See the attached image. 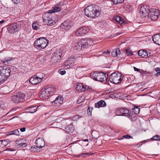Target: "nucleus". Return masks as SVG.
Here are the masks:
<instances>
[{
    "instance_id": "a878e982",
    "label": "nucleus",
    "mask_w": 160,
    "mask_h": 160,
    "mask_svg": "<svg viewBox=\"0 0 160 160\" xmlns=\"http://www.w3.org/2000/svg\"><path fill=\"white\" fill-rule=\"evenodd\" d=\"M15 59L14 58L11 57L9 58H5L2 61L3 63L7 62L8 64L11 63Z\"/></svg>"
},
{
    "instance_id": "e2e57ef3",
    "label": "nucleus",
    "mask_w": 160,
    "mask_h": 160,
    "mask_svg": "<svg viewBox=\"0 0 160 160\" xmlns=\"http://www.w3.org/2000/svg\"><path fill=\"white\" fill-rule=\"evenodd\" d=\"M82 141L83 142L84 141V142H88V139H84V140H82Z\"/></svg>"
},
{
    "instance_id": "2f4dec72",
    "label": "nucleus",
    "mask_w": 160,
    "mask_h": 160,
    "mask_svg": "<svg viewBox=\"0 0 160 160\" xmlns=\"http://www.w3.org/2000/svg\"><path fill=\"white\" fill-rule=\"evenodd\" d=\"M115 19L117 22H118L120 24H122L123 22V20L122 19L121 17L119 16H116Z\"/></svg>"
},
{
    "instance_id": "c756f323",
    "label": "nucleus",
    "mask_w": 160,
    "mask_h": 160,
    "mask_svg": "<svg viewBox=\"0 0 160 160\" xmlns=\"http://www.w3.org/2000/svg\"><path fill=\"white\" fill-rule=\"evenodd\" d=\"M7 78V77L2 74L0 72V83L1 84L4 82Z\"/></svg>"
},
{
    "instance_id": "f704fd0d",
    "label": "nucleus",
    "mask_w": 160,
    "mask_h": 160,
    "mask_svg": "<svg viewBox=\"0 0 160 160\" xmlns=\"http://www.w3.org/2000/svg\"><path fill=\"white\" fill-rule=\"evenodd\" d=\"M2 147H5L7 145L9 142V140L8 139H4L1 140Z\"/></svg>"
},
{
    "instance_id": "b1692460",
    "label": "nucleus",
    "mask_w": 160,
    "mask_h": 160,
    "mask_svg": "<svg viewBox=\"0 0 160 160\" xmlns=\"http://www.w3.org/2000/svg\"><path fill=\"white\" fill-rule=\"evenodd\" d=\"M106 103L103 100H101L95 104V107L97 108L103 107L106 106Z\"/></svg>"
},
{
    "instance_id": "c9c22d12",
    "label": "nucleus",
    "mask_w": 160,
    "mask_h": 160,
    "mask_svg": "<svg viewBox=\"0 0 160 160\" xmlns=\"http://www.w3.org/2000/svg\"><path fill=\"white\" fill-rule=\"evenodd\" d=\"M27 146V144L25 142H21L20 143L18 144V145H17L18 147L20 148L25 147Z\"/></svg>"
},
{
    "instance_id": "49530a36",
    "label": "nucleus",
    "mask_w": 160,
    "mask_h": 160,
    "mask_svg": "<svg viewBox=\"0 0 160 160\" xmlns=\"http://www.w3.org/2000/svg\"><path fill=\"white\" fill-rule=\"evenodd\" d=\"M59 73L62 75H63L66 73V71L65 70L61 71V70L58 71Z\"/></svg>"
},
{
    "instance_id": "7ed1b4c3",
    "label": "nucleus",
    "mask_w": 160,
    "mask_h": 160,
    "mask_svg": "<svg viewBox=\"0 0 160 160\" xmlns=\"http://www.w3.org/2000/svg\"><path fill=\"white\" fill-rule=\"evenodd\" d=\"M55 92V88L46 87L45 88L42 89L39 97L42 99H47L49 97L53 95Z\"/></svg>"
},
{
    "instance_id": "f257e3e1",
    "label": "nucleus",
    "mask_w": 160,
    "mask_h": 160,
    "mask_svg": "<svg viewBox=\"0 0 160 160\" xmlns=\"http://www.w3.org/2000/svg\"><path fill=\"white\" fill-rule=\"evenodd\" d=\"M92 43L93 41L90 38L82 39L75 44L73 48L75 50H80L91 46Z\"/></svg>"
},
{
    "instance_id": "4be33fe9",
    "label": "nucleus",
    "mask_w": 160,
    "mask_h": 160,
    "mask_svg": "<svg viewBox=\"0 0 160 160\" xmlns=\"http://www.w3.org/2000/svg\"><path fill=\"white\" fill-rule=\"evenodd\" d=\"M40 78L38 79L35 75L33 77L31 78L29 80L30 83L33 84H36L40 82Z\"/></svg>"
},
{
    "instance_id": "cd10ccee",
    "label": "nucleus",
    "mask_w": 160,
    "mask_h": 160,
    "mask_svg": "<svg viewBox=\"0 0 160 160\" xmlns=\"http://www.w3.org/2000/svg\"><path fill=\"white\" fill-rule=\"evenodd\" d=\"M38 107L37 106L29 107H28L27 109H29V112L31 113H33L35 112L38 108Z\"/></svg>"
},
{
    "instance_id": "e433bc0d",
    "label": "nucleus",
    "mask_w": 160,
    "mask_h": 160,
    "mask_svg": "<svg viewBox=\"0 0 160 160\" xmlns=\"http://www.w3.org/2000/svg\"><path fill=\"white\" fill-rule=\"evenodd\" d=\"M38 27V24L37 22H34L32 25V28L34 30H37Z\"/></svg>"
},
{
    "instance_id": "0e129e2a",
    "label": "nucleus",
    "mask_w": 160,
    "mask_h": 160,
    "mask_svg": "<svg viewBox=\"0 0 160 160\" xmlns=\"http://www.w3.org/2000/svg\"><path fill=\"white\" fill-rule=\"evenodd\" d=\"M2 141L1 140L0 141V147H2Z\"/></svg>"
},
{
    "instance_id": "3c124183",
    "label": "nucleus",
    "mask_w": 160,
    "mask_h": 160,
    "mask_svg": "<svg viewBox=\"0 0 160 160\" xmlns=\"http://www.w3.org/2000/svg\"><path fill=\"white\" fill-rule=\"evenodd\" d=\"M115 50V52H116V53L117 54V55H118V54H119L120 53V50L119 48H117Z\"/></svg>"
},
{
    "instance_id": "a19ab883",
    "label": "nucleus",
    "mask_w": 160,
    "mask_h": 160,
    "mask_svg": "<svg viewBox=\"0 0 160 160\" xmlns=\"http://www.w3.org/2000/svg\"><path fill=\"white\" fill-rule=\"evenodd\" d=\"M42 74V73H41V74L39 73V74H38L36 75H35L36 76V77H37L38 79H39V78H40V79H41L40 82H41V81L42 80V79H43V76H42V75H41Z\"/></svg>"
},
{
    "instance_id": "69168bd1",
    "label": "nucleus",
    "mask_w": 160,
    "mask_h": 160,
    "mask_svg": "<svg viewBox=\"0 0 160 160\" xmlns=\"http://www.w3.org/2000/svg\"><path fill=\"white\" fill-rule=\"evenodd\" d=\"M158 101H159V102H160V97H159L158 99Z\"/></svg>"
},
{
    "instance_id": "412c9836",
    "label": "nucleus",
    "mask_w": 160,
    "mask_h": 160,
    "mask_svg": "<svg viewBox=\"0 0 160 160\" xmlns=\"http://www.w3.org/2000/svg\"><path fill=\"white\" fill-rule=\"evenodd\" d=\"M138 54L139 56H141L142 58H147L149 57L148 54V53L147 51L145 50H140L138 52ZM149 56H150L149 53Z\"/></svg>"
},
{
    "instance_id": "1a4fd4ad",
    "label": "nucleus",
    "mask_w": 160,
    "mask_h": 160,
    "mask_svg": "<svg viewBox=\"0 0 160 160\" xmlns=\"http://www.w3.org/2000/svg\"><path fill=\"white\" fill-rule=\"evenodd\" d=\"M25 94L22 92H16L12 96V101L15 103L23 102L24 100Z\"/></svg>"
},
{
    "instance_id": "774afa93",
    "label": "nucleus",
    "mask_w": 160,
    "mask_h": 160,
    "mask_svg": "<svg viewBox=\"0 0 160 160\" xmlns=\"http://www.w3.org/2000/svg\"><path fill=\"white\" fill-rule=\"evenodd\" d=\"M78 102V103H79L80 102L79 101V100H78L77 101ZM82 101H81L80 102H81Z\"/></svg>"
},
{
    "instance_id": "58836bf2",
    "label": "nucleus",
    "mask_w": 160,
    "mask_h": 160,
    "mask_svg": "<svg viewBox=\"0 0 160 160\" xmlns=\"http://www.w3.org/2000/svg\"><path fill=\"white\" fill-rule=\"evenodd\" d=\"M70 60L67 61L63 65L64 68H70V66L69 64V63H70Z\"/></svg>"
},
{
    "instance_id": "4c0bfd02",
    "label": "nucleus",
    "mask_w": 160,
    "mask_h": 160,
    "mask_svg": "<svg viewBox=\"0 0 160 160\" xmlns=\"http://www.w3.org/2000/svg\"><path fill=\"white\" fill-rule=\"evenodd\" d=\"M112 2L115 4H118L119 3H122L124 0H111Z\"/></svg>"
},
{
    "instance_id": "dca6fc26",
    "label": "nucleus",
    "mask_w": 160,
    "mask_h": 160,
    "mask_svg": "<svg viewBox=\"0 0 160 160\" xmlns=\"http://www.w3.org/2000/svg\"><path fill=\"white\" fill-rule=\"evenodd\" d=\"M88 32V31L87 30L86 28L84 27L77 30L76 32V34L78 36H81L86 34Z\"/></svg>"
},
{
    "instance_id": "f3484780",
    "label": "nucleus",
    "mask_w": 160,
    "mask_h": 160,
    "mask_svg": "<svg viewBox=\"0 0 160 160\" xmlns=\"http://www.w3.org/2000/svg\"><path fill=\"white\" fill-rule=\"evenodd\" d=\"M35 144L37 148H42L45 145V142L43 139L42 138H38L35 141Z\"/></svg>"
},
{
    "instance_id": "09e8293b",
    "label": "nucleus",
    "mask_w": 160,
    "mask_h": 160,
    "mask_svg": "<svg viewBox=\"0 0 160 160\" xmlns=\"http://www.w3.org/2000/svg\"><path fill=\"white\" fill-rule=\"evenodd\" d=\"M22 142V140L20 138L17 139L16 141V144L18 145L19 143H20L21 142Z\"/></svg>"
},
{
    "instance_id": "79ce46f5",
    "label": "nucleus",
    "mask_w": 160,
    "mask_h": 160,
    "mask_svg": "<svg viewBox=\"0 0 160 160\" xmlns=\"http://www.w3.org/2000/svg\"><path fill=\"white\" fill-rule=\"evenodd\" d=\"M89 154L88 152L83 153L80 154L78 155L77 156V157L79 158L80 157H83L84 155H89Z\"/></svg>"
},
{
    "instance_id": "39448f33",
    "label": "nucleus",
    "mask_w": 160,
    "mask_h": 160,
    "mask_svg": "<svg viewBox=\"0 0 160 160\" xmlns=\"http://www.w3.org/2000/svg\"><path fill=\"white\" fill-rule=\"evenodd\" d=\"M43 21L51 26L55 25L57 21L55 20V18L52 17L51 14L48 13H45L42 16Z\"/></svg>"
},
{
    "instance_id": "ea45409f",
    "label": "nucleus",
    "mask_w": 160,
    "mask_h": 160,
    "mask_svg": "<svg viewBox=\"0 0 160 160\" xmlns=\"http://www.w3.org/2000/svg\"><path fill=\"white\" fill-rule=\"evenodd\" d=\"M93 109V108L92 107H90V106H89L87 109V112L88 115L89 116L91 115H92V110Z\"/></svg>"
},
{
    "instance_id": "423d86ee",
    "label": "nucleus",
    "mask_w": 160,
    "mask_h": 160,
    "mask_svg": "<svg viewBox=\"0 0 160 160\" xmlns=\"http://www.w3.org/2000/svg\"><path fill=\"white\" fill-rule=\"evenodd\" d=\"M48 44V40L44 38H38L34 43L35 47L38 49H44L47 46Z\"/></svg>"
},
{
    "instance_id": "20e7f679",
    "label": "nucleus",
    "mask_w": 160,
    "mask_h": 160,
    "mask_svg": "<svg viewBox=\"0 0 160 160\" xmlns=\"http://www.w3.org/2000/svg\"><path fill=\"white\" fill-rule=\"evenodd\" d=\"M91 77L93 80L105 83L107 82L106 76L105 73L95 72L91 74Z\"/></svg>"
},
{
    "instance_id": "5fc2aeb1",
    "label": "nucleus",
    "mask_w": 160,
    "mask_h": 160,
    "mask_svg": "<svg viewBox=\"0 0 160 160\" xmlns=\"http://www.w3.org/2000/svg\"><path fill=\"white\" fill-rule=\"evenodd\" d=\"M12 1H13L14 3L17 4L19 2L20 0H12Z\"/></svg>"
},
{
    "instance_id": "9b49d317",
    "label": "nucleus",
    "mask_w": 160,
    "mask_h": 160,
    "mask_svg": "<svg viewBox=\"0 0 160 160\" xmlns=\"http://www.w3.org/2000/svg\"><path fill=\"white\" fill-rule=\"evenodd\" d=\"M62 51L61 49H57L56 51L53 54V56L51 58L52 62L53 63H56L61 58L62 55Z\"/></svg>"
},
{
    "instance_id": "a211bd4d",
    "label": "nucleus",
    "mask_w": 160,
    "mask_h": 160,
    "mask_svg": "<svg viewBox=\"0 0 160 160\" xmlns=\"http://www.w3.org/2000/svg\"><path fill=\"white\" fill-rule=\"evenodd\" d=\"M130 112L128 109L125 108H120L118 111V113H120V115L127 117L128 116Z\"/></svg>"
},
{
    "instance_id": "680f3d73",
    "label": "nucleus",
    "mask_w": 160,
    "mask_h": 160,
    "mask_svg": "<svg viewBox=\"0 0 160 160\" xmlns=\"http://www.w3.org/2000/svg\"><path fill=\"white\" fill-rule=\"evenodd\" d=\"M5 21L4 20H2L0 21V23L2 24Z\"/></svg>"
},
{
    "instance_id": "37998d69",
    "label": "nucleus",
    "mask_w": 160,
    "mask_h": 160,
    "mask_svg": "<svg viewBox=\"0 0 160 160\" xmlns=\"http://www.w3.org/2000/svg\"><path fill=\"white\" fill-rule=\"evenodd\" d=\"M111 54L113 57H115L117 56V54L115 52V50L114 49L112 50L111 52Z\"/></svg>"
},
{
    "instance_id": "a18cd8bd",
    "label": "nucleus",
    "mask_w": 160,
    "mask_h": 160,
    "mask_svg": "<svg viewBox=\"0 0 160 160\" xmlns=\"http://www.w3.org/2000/svg\"><path fill=\"white\" fill-rule=\"evenodd\" d=\"M123 137L127 139L132 138V137L131 136L128 134L123 136Z\"/></svg>"
},
{
    "instance_id": "de8ad7c7",
    "label": "nucleus",
    "mask_w": 160,
    "mask_h": 160,
    "mask_svg": "<svg viewBox=\"0 0 160 160\" xmlns=\"http://www.w3.org/2000/svg\"><path fill=\"white\" fill-rule=\"evenodd\" d=\"M102 53L107 55H109L110 54V52L108 50H107L103 52H102Z\"/></svg>"
},
{
    "instance_id": "6e6d98bb",
    "label": "nucleus",
    "mask_w": 160,
    "mask_h": 160,
    "mask_svg": "<svg viewBox=\"0 0 160 160\" xmlns=\"http://www.w3.org/2000/svg\"><path fill=\"white\" fill-rule=\"evenodd\" d=\"M156 71L157 72V73H159L160 72V68H157L156 69Z\"/></svg>"
},
{
    "instance_id": "bb28decb",
    "label": "nucleus",
    "mask_w": 160,
    "mask_h": 160,
    "mask_svg": "<svg viewBox=\"0 0 160 160\" xmlns=\"http://www.w3.org/2000/svg\"><path fill=\"white\" fill-rule=\"evenodd\" d=\"M137 114L130 112L128 117L132 121H134L137 119Z\"/></svg>"
},
{
    "instance_id": "9d476101",
    "label": "nucleus",
    "mask_w": 160,
    "mask_h": 160,
    "mask_svg": "<svg viewBox=\"0 0 160 160\" xmlns=\"http://www.w3.org/2000/svg\"><path fill=\"white\" fill-rule=\"evenodd\" d=\"M159 13L158 9L152 8L149 12L148 17L152 20H156L159 16Z\"/></svg>"
},
{
    "instance_id": "473e14b6",
    "label": "nucleus",
    "mask_w": 160,
    "mask_h": 160,
    "mask_svg": "<svg viewBox=\"0 0 160 160\" xmlns=\"http://www.w3.org/2000/svg\"><path fill=\"white\" fill-rule=\"evenodd\" d=\"M150 139L152 141H160V136L158 135H155L150 138Z\"/></svg>"
},
{
    "instance_id": "ddd939ff",
    "label": "nucleus",
    "mask_w": 160,
    "mask_h": 160,
    "mask_svg": "<svg viewBox=\"0 0 160 160\" xmlns=\"http://www.w3.org/2000/svg\"><path fill=\"white\" fill-rule=\"evenodd\" d=\"M0 72L8 78V77L10 75L11 69L10 67L7 66H0Z\"/></svg>"
},
{
    "instance_id": "7c9ffc66",
    "label": "nucleus",
    "mask_w": 160,
    "mask_h": 160,
    "mask_svg": "<svg viewBox=\"0 0 160 160\" xmlns=\"http://www.w3.org/2000/svg\"><path fill=\"white\" fill-rule=\"evenodd\" d=\"M140 109L137 106H135L132 109V112L135 113L136 114H138L139 112Z\"/></svg>"
},
{
    "instance_id": "6ab92c4d",
    "label": "nucleus",
    "mask_w": 160,
    "mask_h": 160,
    "mask_svg": "<svg viewBox=\"0 0 160 160\" xmlns=\"http://www.w3.org/2000/svg\"><path fill=\"white\" fill-rule=\"evenodd\" d=\"M152 40L155 43L160 45V33L153 36Z\"/></svg>"
},
{
    "instance_id": "f03ea898",
    "label": "nucleus",
    "mask_w": 160,
    "mask_h": 160,
    "mask_svg": "<svg viewBox=\"0 0 160 160\" xmlns=\"http://www.w3.org/2000/svg\"><path fill=\"white\" fill-rule=\"evenodd\" d=\"M84 12L85 15L87 17L93 18L100 15L101 10L96 9L92 5H89L84 9Z\"/></svg>"
},
{
    "instance_id": "603ef678",
    "label": "nucleus",
    "mask_w": 160,
    "mask_h": 160,
    "mask_svg": "<svg viewBox=\"0 0 160 160\" xmlns=\"http://www.w3.org/2000/svg\"><path fill=\"white\" fill-rule=\"evenodd\" d=\"M54 12V10H49L48 12H46V13H48L49 14H51L52 13H53Z\"/></svg>"
},
{
    "instance_id": "4468645a",
    "label": "nucleus",
    "mask_w": 160,
    "mask_h": 160,
    "mask_svg": "<svg viewBox=\"0 0 160 160\" xmlns=\"http://www.w3.org/2000/svg\"><path fill=\"white\" fill-rule=\"evenodd\" d=\"M72 22L69 20H67L64 21L61 25L60 27L62 29L68 30L71 27Z\"/></svg>"
},
{
    "instance_id": "bf43d9fd",
    "label": "nucleus",
    "mask_w": 160,
    "mask_h": 160,
    "mask_svg": "<svg viewBox=\"0 0 160 160\" xmlns=\"http://www.w3.org/2000/svg\"><path fill=\"white\" fill-rule=\"evenodd\" d=\"M140 73H141L142 74H145V72L141 70H140Z\"/></svg>"
},
{
    "instance_id": "f8f14e48",
    "label": "nucleus",
    "mask_w": 160,
    "mask_h": 160,
    "mask_svg": "<svg viewBox=\"0 0 160 160\" xmlns=\"http://www.w3.org/2000/svg\"><path fill=\"white\" fill-rule=\"evenodd\" d=\"M151 9H149V6L148 5H144L141 7L140 9V14L141 16L145 17L147 16L148 17L149 12Z\"/></svg>"
},
{
    "instance_id": "72a5a7b5",
    "label": "nucleus",
    "mask_w": 160,
    "mask_h": 160,
    "mask_svg": "<svg viewBox=\"0 0 160 160\" xmlns=\"http://www.w3.org/2000/svg\"><path fill=\"white\" fill-rule=\"evenodd\" d=\"M125 52L128 56H131L133 55L132 52L130 49V48H128L126 49Z\"/></svg>"
},
{
    "instance_id": "8fccbe9b",
    "label": "nucleus",
    "mask_w": 160,
    "mask_h": 160,
    "mask_svg": "<svg viewBox=\"0 0 160 160\" xmlns=\"http://www.w3.org/2000/svg\"><path fill=\"white\" fill-rule=\"evenodd\" d=\"M36 148H35V146H32L31 148V151H33L34 152H35L36 151Z\"/></svg>"
},
{
    "instance_id": "aec40b11",
    "label": "nucleus",
    "mask_w": 160,
    "mask_h": 160,
    "mask_svg": "<svg viewBox=\"0 0 160 160\" xmlns=\"http://www.w3.org/2000/svg\"><path fill=\"white\" fill-rule=\"evenodd\" d=\"M87 87H85L84 85L82 83H78L76 86V90L79 92H83L86 90Z\"/></svg>"
},
{
    "instance_id": "0eeeda50",
    "label": "nucleus",
    "mask_w": 160,
    "mask_h": 160,
    "mask_svg": "<svg viewBox=\"0 0 160 160\" xmlns=\"http://www.w3.org/2000/svg\"><path fill=\"white\" fill-rule=\"evenodd\" d=\"M122 75L119 72H117L112 73L109 76L110 82L114 84H119L122 81Z\"/></svg>"
},
{
    "instance_id": "338daca9",
    "label": "nucleus",
    "mask_w": 160,
    "mask_h": 160,
    "mask_svg": "<svg viewBox=\"0 0 160 160\" xmlns=\"http://www.w3.org/2000/svg\"><path fill=\"white\" fill-rule=\"evenodd\" d=\"M88 143H87L86 145H85L86 146H87L88 145Z\"/></svg>"
},
{
    "instance_id": "052dcab7",
    "label": "nucleus",
    "mask_w": 160,
    "mask_h": 160,
    "mask_svg": "<svg viewBox=\"0 0 160 160\" xmlns=\"http://www.w3.org/2000/svg\"><path fill=\"white\" fill-rule=\"evenodd\" d=\"M158 75H160V72L158 73H156L155 74L156 76H158Z\"/></svg>"
},
{
    "instance_id": "2eb2a0df",
    "label": "nucleus",
    "mask_w": 160,
    "mask_h": 160,
    "mask_svg": "<svg viewBox=\"0 0 160 160\" xmlns=\"http://www.w3.org/2000/svg\"><path fill=\"white\" fill-rule=\"evenodd\" d=\"M63 98L58 96L53 101L51 102L52 104L55 107H59L63 103Z\"/></svg>"
},
{
    "instance_id": "393cba45",
    "label": "nucleus",
    "mask_w": 160,
    "mask_h": 160,
    "mask_svg": "<svg viewBox=\"0 0 160 160\" xmlns=\"http://www.w3.org/2000/svg\"><path fill=\"white\" fill-rule=\"evenodd\" d=\"M74 130V128L73 125L70 124L67 125L65 128V131L68 132H72Z\"/></svg>"
},
{
    "instance_id": "c03bdc74",
    "label": "nucleus",
    "mask_w": 160,
    "mask_h": 160,
    "mask_svg": "<svg viewBox=\"0 0 160 160\" xmlns=\"http://www.w3.org/2000/svg\"><path fill=\"white\" fill-rule=\"evenodd\" d=\"M80 118V116L78 115H76L73 117L72 118L73 120L74 121L77 120Z\"/></svg>"
},
{
    "instance_id": "864d4df0",
    "label": "nucleus",
    "mask_w": 160,
    "mask_h": 160,
    "mask_svg": "<svg viewBox=\"0 0 160 160\" xmlns=\"http://www.w3.org/2000/svg\"><path fill=\"white\" fill-rule=\"evenodd\" d=\"M25 130H26V128L25 127L21 128L20 129V130L22 132H24L25 131Z\"/></svg>"
},
{
    "instance_id": "6e6552de",
    "label": "nucleus",
    "mask_w": 160,
    "mask_h": 160,
    "mask_svg": "<svg viewBox=\"0 0 160 160\" xmlns=\"http://www.w3.org/2000/svg\"><path fill=\"white\" fill-rule=\"evenodd\" d=\"M8 32L10 33H14L18 32L21 29V24L20 22L13 23L7 26Z\"/></svg>"
},
{
    "instance_id": "13d9d810",
    "label": "nucleus",
    "mask_w": 160,
    "mask_h": 160,
    "mask_svg": "<svg viewBox=\"0 0 160 160\" xmlns=\"http://www.w3.org/2000/svg\"><path fill=\"white\" fill-rule=\"evenodd\" d=\"M86 87H87L86 88V90L88 91H89L91 89V88L88 87V86H87Z\"/></svg>"
},
{
    "instance_id": "4d7b16f0",
    "label": "nucleus",
    "mask_w": 160,
    "mask_h": 160,
    "mask_svg": "<svg viewBox=\"0 0 160 160\" xmlns=\"http://www.w3.org/2000/svg\"><path fill=\"white\" fill-rule=\"evenodd\" d=\"M134 67V70L135 71H138V72H140V69H138L135 67Z\"/></svg>"
},
{
    "instance_id": "5701e85b",
    "label": "nucleus",
    "mask_w": 160,
    "mask_h": 160,
    "mask_svg": "<svg viewBox=\"0 0 160 160\" xmlns=\"http://www.w3.org/2000/svg\"><path fill=\"white\" fill-rule=\"evenodd\" d=\"M58 7H54L53 10H54V12H56L60 11L62 9V6H64V5L63 4V3L62 2H59L58 4H57Z\"/></svg>"
},
{
    "instance_id": "c85d7f7f",
    "label": "nucleus",
    "mask_w": 160,
    "mask_h": 160,
    "mask_svg": "<svg viewBox=\"0 0 160 160\" xmlns=\"http://www.w3.org/2000/svg\"><path fill=\"white\" fill-rule=\"evenodd\" d=\"M8 135H16L19 136L20 135V132L18 129H16L12 131L9 132H8Z\"/></svg>"
}]
</instances>
